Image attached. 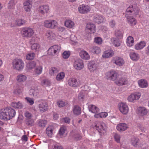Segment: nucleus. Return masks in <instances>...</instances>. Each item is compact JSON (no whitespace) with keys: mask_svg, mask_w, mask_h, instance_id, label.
I'll return each instance as SVG.
<instances>
[{"mask_svg":"<svg viewBox=\"0 0 149 149\" xmlns=\"http://www.w3.org/2000/svg\"><path fill=\"white\" fill-rule=\"evenodd\" d=\"M30 42L31 45V48L32 50L37 52L38 51L40 50V45L36 42L35 38H32Z\"/></svg>","mask_w":149,"mask_h":149,"instance_id":"f8f14e48","label":"nucleus"},{"mask_svg":"<svg viewBox=\"0 0 149 149\" xmlns=\"http://www.w3.org/2000/svg\"><path fill=\"white\" fill-rule=\"evenodd\" d=\"M70 43L74 44V43H77V38L74 35H72L70 36V39L69 40Z\"/></svg>","mask_w":149,"mask_h":149,"instance_id":"603ef678","label":"nucleus"},{"mask_svg":"<svg viewBox=\"0 0 149 149\" xmlns=\"http://www.w3.org/2000/svg\"><path fill=\"white\" fill-rule=\"evenodd\" d=\"M34 33L33 29L29 27H23L21 29L20 34L24 38H30L32 37Z\"/></svg>","mask_w":149,"mask_h":149,"instance_id":"20e7f679","label":"nucleus"},{"mask_svg":"<svg viewBox=\"0 0 149 149\" xmlns=\"http://www.w3.org/2000/svg\"><path fill=\"white\" fill-rule=\"evenodd\" d=\"M25 100L26 101L27 103L29 104L30 105H32L34 104V100L32 98L27 97L25 98Z\"/></svg>","mask_w":149,"mask_h":149,"instance_id":"680f3d73","label":"nucleus"},{"mask_svg":"<svg viewBox=\"0 0 149 149\" xmlns=\"http://www.w3.org/2000/svg\"><path fill=\"white\" fill-rule=\"evenodd\" d=\"M80 57L85 60H88L90 59V55L85 50H81L79 53Z\"/></svg>","mask_w":149,"mask_h":149,"instance_id":"6ab92c4d","label":"nucleus"},{"mask_svg":"<svg viewBox=\"0 0 149 149\" xmlns=\"http://www.w3.org/2000/svg\"><path fill=\"white\" fill-rule=\"evenodd\" d=\"M35 54L34 53H30L28 54L26 56V59L27 60L33 59L35 57Z\"/></svg>","mask_w":149,"mask_h":149,"instance_id":"6e6d98bb","label":"nucleus"},{"mask_svg":"<svg viewBox=\"0 0 149 149\" xmlns=\"http://www.w3.org/2000/svg\"><path fill=\"white\" fill-rule=\"evenodd\" d=\"M91 10L90 7L88 5L82 4L80 5L78 7V10L80 13L82 14H87Z\"/></svg>","mask_w":149,"mask_h":149,"instance_id":"9b49d317","label":"nucleus"},{"mask_svg":"<svg viewBox=\"0 0 149 149\" xmlns=\"http://www.w3.org/2000/svg\"><path fill=\"white\" fill-rule=\"evenodd\" d=\"M36 63L35 62L32 61L27 63L26 65L27 68L29 70H31L36 66Z\"/></svg>","mask_w":149,"mask_h":149,"instance_id":"c03bdc74","label":"nucleus"},{"mask_svg":"<svg viewBox=\"0 0 149 149\" xmlns=\"http://www.w3.org/2000/svg\"><path fill=\"white\" fill-rule=\"evenodd\" d=\"M38 90L37 88H32L29 91L30 95H33V96H36L38 94Z\"/></svg>","mask_w":149,"mask_h":149,"instance_id":"09e8293b","label":"nucleus"},{"mask_svg":"<svg viewBox=\"0 0 149 149\" xmlns=\"http://www.w3.org/2000/svg\"><path fill=\"white\" fill-rule=\"evenodd\" d=\"M66 128L65 127L63 126L61 127L60 129L58 135L60 136L61 137L64 135L66 131Z\"/></svg>","mask_w":149,"mask_h":149,"instance_id":"8fccbe9b","label":"nucleus"},{"mask_svg":"<svg viewBox=\"0 0 149 149\" xmlns=\"http://www.w3.org/2000/svg\"><path fill=\"white\" fill-rule=\"evenodd\" d=\"M89 111L92 113H96L99 112V109L95 105L91 104L88 106Z\"/></svg>","mask_w":149,"mask_h":149,"instance_id":"473e14b6","label":"nucleus"},{"mask_svg":"<svg viewBox=\"0 0 149 149\" xmlns=\"http://www.w3.org/2000/svg\"><path fill=\"white\" fill-rule=\"evenodd\" d=\"M112 62L116 65L120 66L123 65L124 63V60L122 58L118 56L115 57L113 58Z\"/></svg>","mask_w":149,"mask_h":149,"instance_id":"a211bd4d","label":"nucleus"},{"mask_svg":"<svg viewBox=\"0 0 149 149\" xmlns=\"http://www.w3.org/2000/svg\"><path fill=\"white\" fill-rule=\"evenodd\" d=\"M146 42L144 41H141L136 43L134 46V48L137 50H141L146 46Z\"/></svg>","mask_w":149,"mask_h":149,"instance_id":"bb28decb","label":"nucleus"},{"mask_svg":"<svg viewBox=\"0 0 149 149\" xmlns=\"http://www.w3.org/2000/svg\"><path fill=\"white\" fill-rule=\"evenodd\" d=\"M11 106L15 109H21L23 107V105L19 101L17 102H13L11 104Z\"/></svg>","mask_w":149,"mask_h":149,"instance_id":"f704fd0d","label":"nucleus"},{"mask_svg":"<svg viewBox=\"0 0 149 149\" xmlns=\"http://www.w3.org/2000/svg\"><path fill=\"white\" fill-rule=\"evenodd\" d=\"M12 65L13 68L18 71L22 70L24 66L23 61L18 58H16L13 61Z\"/></svg>","mask_w":149,"mask_h":149,"instance_id":"7ed1b4c3","label":"nucleus"},{"mask_svg":"<svg viewBox=\"0 0 149 149\" xmlns=\"http://www.w3.org/2000/svg\"><path fill=\"white\" fill-rule=\"evenodd\" d=\"M94 128L100 133L103 134L105 132L107 126L105 124L101 121H97L95 122Z\"/></svg>","mask_w":149,"mask_h":149,"instance_id":"39448f33","label":"nucleus"},{"mask_svg":"<svg viewBox=\"0 0 149 149\" xmlns=\"http://www.w3.org/2000/svg\"><path fill=\"white\" fill-rule=\"evenodd\" d=\"M134 39L132 36L128 37L126 39V43L127 46L129 47H132L134 45Z\"/></svg>","mask_w":149,"mask_h":149,"instance_id":"e433bc0d","label":"nucleus"},{"mask_svg":"<svg viewBox=\"0 0 149 149\" xmlns=\"http://www.w3.org/2000/svg\"><path fill=\"white\" fill-rule=\"evenodd\" d=\"M65 73L63 72H61L58 73L56 77V79L58 81H62L65 77Z\"/></svg>","mask_w":149,"mask_h":149,"instance_id":"4c0bfd02","label":"nucleus"},{"mask_svg":"<svg viewBox=\"0 0 149 149\" xmlns=\"http://www.w3.org/2000/svg\"><path fill=\"white\" fill-rule=\"evenodd\" d=\"M101 118H105L108 116V113L106 112H102L100 113Z\"/></svg>","mask_w":149,"mask_h":149,"instance_id":"774afa93","label":"nucleus"},{"mask_svg":"<svg viewBox=\"0 0 149 149\" xmlns=\"http://www.w3.org/2000/svg\"><path fill=\"white\" fill-rule=\"evenodd\" d=\"M131 59L134 61H137L139 58V55L137 53L132 52L130 54Z\"/></svg>","mask_w":149,"mask_h":149,"instance_id":"58836bf2","label":"nucleus"},{"mask_svg":"<svg viewBox=\"0 0 149 149\" xmlns=\"http://www.w3.org/2000/svg\"><path fill=\"white\" fill-rule=\"evenodd\" d=\"M41 83L42 85L44 86H49L51 84L50 81L46 79H43L41 81Z\"/></svg>","mask_w":149,"mask_h":149,"instance_id":"864d4df0","label":"nucleus"},{"mask_svg":"<svg viewBox=\"0 0 149 149\" xmlns=\"http://www.w3.org/2000/svg\"><path fill=\"white\" fill-rule=\"evenodd\" d=\"M50 29H54L56 28L58 26V23L55 20L51 19Z\"/></svg>","mask_w":149,"mask_h":149,"instance_id":"de8ad7c7","label":"nucleus"},{"mask_svg":"<svg viewBox=\"0 0 149 149\" xmlns=\"http://www.w3.org/2000/svg\"><path fill=\"white\" fill-rule=\"evenodd\" d=\"M70 119L67 117L63 118L61 119V122L62 123H69L70 122Z\"/></svg>","mask_w":149,"mask_h":149,"instance_id":"e2e57ef3","label":"nucleus"},{"mask_svg":"<svg viewBox=\"0 0 149 149\" xmlns=\"http://www.w3.org/2000/svg\"><path fill=\"white\" fill-rule=\"evenodd\" d=\"M90 51L94 54H98L101 52L100 48L97 46H94L92 47L90 49Z\"/></svg>","mask_w":149,"mask_h":149,"instance_id":"c85d7f7f","label":"nucleus"},{"mask_svg":"<svg viewBox=\"0 0 149 149\" xmlns=\"http://www.w3.org/2000/svg\"><path fill=\"white\" fill-rule=\"evenodd\" d=\"M70 53L69 51H65L62 54L63 58L64 59H67L70 56Z\"/></svg>","mask_w":149,"mask_h":149,"instance_id":"052dcab7","label":"nucleus"},{"mask_svg":"<svg viewBox=\"0 0 149 149\" xmlns=\"http://www.w3.org/2000/svg\"><path fill=\"white\" fill-rule=\"evenodd\" d=\"M128 128V126L124 123H120L118 125L116 128L119 131H123L126 130Z\"/></svg>","mask_w":149,"mask_h":149,"instance_id":"b1692460","label":"nucleus"},{"mask_svg":"<svg viewBox=\"0 0 149 149\" xmlns=\"http://www.w3.org/2000/svg\"><path fill=\"white\" fill-rule=\"evenodd\" d=\"M61 47L57 45L51 47L47 51L48 54L49 55L54 56L57 55L61 50Z\"/></svg>","mask_w":149,"mask_h":149,"instance_id":"1a4fd4ad","label":"nucleus"},{"mask_svg":"<svg viewBox=\"0 0 149 149\" xmlns=\"http://www.w3.org/2000/svg\"><path fill=\"white\" fill-rule=\"evenodd\" d=\"M57 105L59 107H62L64 106L65 105V102L61 100H60L57 102Z\"/></svg>","mask_w":149,"mask_h":149,"instance_id":"0e129e2a","label":"nucleus"},{"mask_svg":"<svg viewBox=\"0 0 149 149\" xmlns=\"http://www.w3.org/2000/svg\"><path fill=\"white\" fill-rule=\"evenodd\" d=\"M105 75L108 79L114 81L115 83L116 81L118 79L119 74L116 71L111 70L107 72Z\"/></svg>","mask_w":149,"mask_h":149,"instance_id":"0eeeda50","label":"nucleus"},{"mask_svg":"<svg viewBox=\"0 0 149 149\" xmlns=\"http://www.w3.org/2000/svg\"><path fill=\"white\" fill-rule=\"evenodd\" d=\"M86 94L84 91L81 92L78 95V98L80 100H83L86 97Z\"/></svg>","mask_w":149,"mask_h":149,"instance_id":"3c124183","label":"nucleus"},{"mask_svg":"<svg viewBox=\"0 0 149 149\" xmlns=\"http://www.w3.org/2000/svg\"><path fill=\"white\" fill-rule=\"evenodd\" d=\"M38 125L42 127H44L47 125V121L46 120H39L37 121Z\"/></svg>","mask_w":149,"mask_h":149,"instance_id":"a18cd8bd","label":"nucleus"},{"mask_svg":"<svg viewBox=\"0 0 149 149\" xmlns=\"http://www.w3.org/2000/svg\"><path fill=\"white\" fill-rule=\"evenodd\" d=\"M139 86L141 88H146L148 86L147 81L145 79H141L138 81Z\"/></svg>","mask_w":149,"mask_h":149,"instance_id":"2f4dec72","label":"nucleus"},{"mask_svg":"<svg viewBox=\"0 0 149 149\" xmlns=\"http://www.w3.org/2000/svg\"><path fill=\"white\" fill-rule=\"evenodd\" d=\"M111 42L115 47H118L120 46V44L119 39L115 38H112L111 39Z\"/></svg>","mask_w":149,"mask_h":149,"instance_id":"a19ab883","label":"nucleus"},{"mask_svg":"<svg viewBox=\"0 0 149 149\" xmlns=\"http://www.w3.org/2000/svg\"><path fill=\"white\" fill-rule=\"evenodd\" d=\"M140 12L139 8L136 4L130 5L127 9V13L126 17L128 23L131 26H133L136 24V21L135 19L131 15H129L128 13H131L134 16L138 15Z\"/></svg>","mask_w":149,"mask_h":149,"instance_id":"f257e3e1","label":"nucleus"},{"mask_svg":"<svg viewBox=\"0 0 149 149\" xmlns=\"http://www.w3.org/2000/svg\"><path fill=\"white\" fill-rule=\"evenodd\" d=\"M51 19L46 20L44 21L43 25L45 27L50 29Z\"/></svg>","mask_w":149,"mask_h":149,"instance_id":"4d7b16f0","label":"nucleus"},{"mask_svg":"<svg viewBox=\"0 0 149 149\" xmlns=\"http://www.w3.org/2000/svg\"><path fill=\"white\" fill-rule=\"evenodd\" d=\"M123 33L119 30H116L115 33V37L118 39H122L123 38Z\"/></svg>","mask_w":149,"mask_h":149,"instance_id":"79ce46f5","label":"nucleus"},{"mask_svg":"<svg viewBox=\"0 0 149 149\" xmlns=\"http://www.w3.org/2000/svg\"><path fill=\"white\" fill-rule=\"evenodd\" d=\"M49 9V7L48 5H43L40 6L38 10L41 14L44 15L48 12Z\"/></svg>","mask_w":149,"mask_h":149,"instance_id":"2eb2a0df","label":"nucleus"},{"mask_svg":"<svg viewBox=\"0 0 149 149\" xmlns=\"http://www.w3.org/2000/svg\"><path fill=\"white\" fill-rule=\"evenodd\" d=\"M141 94L139 92H135L132 93L127 97V100L129 102L135 103L140 99Z\"/></svg>","mask_w":149,"mask_h":149,"instance_id":"423d86ee","label":"nucleus"},{"mask_svg":"<svg viewBox=\"0 0 149 149\" xmlns=\"http://www.w3.org/2000/svg\"><path fill=\"white\" fill-rule=\"evenodd\" d=\"M73 66L76 70H80L84 68V65L83 61L81 59H79L75 61Z\"/></svg>","mask_w":149,"mask_h":149,"instance_id":"ddd939ff","label":"nucleus"},{"mask_svg":"<svg viewBox=\"0 0 149 149\" xmlns=\"http://www.w3.org/2000/svg\"><path fill=\"white\" fill-rule=\"evenodd\" d=\"M113 54V52L111 49L108 50L104 52L102 57L104 58H108L112 56Z\"/></svg>","mask_w":149,"mask_h":149,"instance_id":"72a5a7b5","label":"nucleus"},{"mask_svg":"<svg viewBox=\"0 0 149 149\" xmlns=\"http://www.w3.org/2000/svg\"><path fill=\"white\" fill-rule=\"evenodd\" d=\"M42 66L41 65H39L35 68L33 73L35 75H38L41 74L42 72Z\"/></svg>","mask_w":149,"mask_h":149,"instance_id":"ea45409f","label":"nucleus"},{"mask_svg":"<svg viewBox=\"0 0 149 149\" xmlns=\"http://www.w3.org/2000/svg\"><path fill=\"white\" fill-rule=\"evenodd\" d=\"M67 82L69 86L73 88L77 87L81 85L80 81L73 77H71L68 79Z\"/></svg>","mask_w":149,"mask_h":149,"instance_id":"6e6552de","label":"nucleus"},{"mask_svg":"<svg viewBox=\"0 0 149 149\" xmlns=\"http://www.w3.org/2000/svg\"><path fill=\"white\" fill-rule=\"evenodd\" d=\"M26 22L25 20L19 18L16 19L14 21L15 25L18 26L23 25Z\"/></svg>","mask_w":149,"mask_h":149,"instance_id":"c756f323","label":"nucleus"},{"mask_svg":"<svg viewBox=\"0 0 149 149\" xmlns=\"http://www.w3.org/2000/svg\"><path fill=\"white\" fill-rule=\"evenodd\" d=\"M65 26L69 29L73 28L75 27V24L72 20L70 19H67L64 23Z\"/></svg>","mask_w":149,"mask_h":149,"instance_id":"393cba45","label":"nucleus"},{"mask_svg":"<svg viewBox=\"0 0 149 149\" xmlns=\"http://www.w3.org/2000/svg\"><path fill=\"white\" fill-rule=\"evenodd\" d=\"M138 110L139 113L141 116L146 115L148 112V110L144 107H140L138 108Z\"/></svg>","mask_w":149,"mask_h":149,"instance_id":"c9c22d12","label":"nucleus"},{"mask_svg":"<svg viewBox=\"0 0 149 149\" xmlns=\"http://www.w3.org/2000/svg\"><path fill=\"white\" fill-rule=\"evenodd\" d=\"M59 71V69L57 68L52 67L49 70V74L52 76H54Z\"/></svg>","mask_w":149,"mask_h":149,"instance_id":"37998d69","label":"nucleus"},{"mask_svg":"<svg viewBox=\"0 0 149 149\" xmlns=\"http://www.w3.org/2000/svg\"><path fill=\"white\" fill-rule=\"evenodd\" d=\"M55 132V128L54 126L50 125L48 126L46 130V133L49 137H51Z\"/></svg>","mask_w":149,"mask_h":149,"instance_id":"f3484780","label":"nucleus"},{"mask_svg":"<svg viewBox=\"0 0 149 149\" xmlns=\"http://www.w3.org/2000/svg\"><path fill=\"white\" fill-rule=\"evenodd\" d=\"M73 137L75 140H80L81 139V136L80 135L77 134H76L74 135L73 136Z\"/></svg>","mask_w":149,"mask_h":149,"instance_id":"69168bd1","label":"nucleus"},{"mask_svg":"<svg viewBox=\"0 0 149 149\" xmlns=\"http://www.w3.org/2000/svg\"><path fill=\"white\" fill-rule=\"evenodd\" d=\"M48 105L45 101H42L39 104L38 110L41 112H44L47 111L48 109Z\"/></svg>","mask_w":149,"mask_h":149,"instance_id":"4468645a","label":"nucleus"},{"mask_svg":"<svg viewBox=\"0 0 149 149\" xmlns=\"http://www.w3.org/2000/svg\"><path fill=\"white\" fill-rule=\"evenodd\" d=\"M86 27L88 30L90 31L91 33H93L96 32V26L93 23H88L86 25Z\"/></svg>","mask_w":149,"mask_h":149,"instance_id":"4be33fe9","label":"nucleus"},{"mask_svg":"<svg viewBox=\"0 0 149 149\" xmlns=\"http://www.w3.org/2000/svg\"><path fill=\"white\" fill-rule=\"evenodd\" d=\"M94 41L98 45H101L102 42V40L100 37H96L95 38Z\"/></svg>","mask_w":149,"mask_h":149,"instance_id":"5fc2aeb1","label":"nucleus"},{"mask_svg":"<svg viewBox=\"0 0 149 149\" xmlns=\"http://www.w3.org/2000/svg\"><path fill=\"white\" fill-rule=\"evenodd\" d=\"M139 139L137 138L134 137L131 140V143L134 146H136L138 145Z\"/></svg>","mask_w":149,"mask_h":149,"instance_id":"bf43d9fd","label":"nucleus"},{"mask_svg":"<svg viewBox=\"0 0 149 149\" xmlns=\"http://www.w3.org/2000/svg\"><path fill=\"white\" fill-rule=\"evenodd\" d=\"M23 6L24 10L26 11L30 12L32 7V1L30 0L25 1L24 3Z\"/></svg>","mask_w":149,"mask_h":149,"instance_id":"aec40b11","label":"nucleus"},{"mask_svg":"<svg viewBox=\"0 0 149 149\" xmlns=\"http://www.w3.org/2000/svg\"><path fill=\"white\" fill-rule=\"evenodd\" d=\"M16 112L13 109L7 107L0 110V119L5 120L10 119L15 116Z\"/></svg>","mask_w":149,"mask_h":149,"instance_id":"f03ea898","label":"nucleus"},{"mask_svg":"<svg viewBox=\"0 0 149 149\" xmlns=\"http://www.w3.org/2000/svg\"><path fill=\"white\" fill-rule=\"evenodd\" d=\"M118 108L120 111L123 115H127L129 113V108L127 105L125 103L121 102L119 103Z\"/></svg>","mask_w":149,"mask_h":149,"instance_id":"9d476101","label":"nucleus"},{"mask_svg":"<svg viewBox=\"0 0 149 149\" xmlns=\"http://www.w3.org/2000/svg\"><path fill=\"white\" fill-rule=\"evenodd\" d=\"M93 20L95 22L99 24L102 22L104 19L102 15L96 14L94 15Z\"/></svg>","mask_w":149,"mask_h":149,"instance_id":"5701e85b","label":"nucleus"},{"mask_svg":"<svg viewBox=\"0 0 149 149\" xmlns=\"http://www.w3.org/2000/svg\"><path fill=\"white\" fill-rule=\"evenodd\" d=\"M114 138L115 141L118 143L120 142V136L117 134H115L114 135Z\"/></svg>","mask_w":149,"mask_h":149,"instance_id":"338daca9","label":"nucleus"},{"mask_svg":"<svg viewBox=\"0 0 149 149\" xmlns=\"http://www.w3.org/2000/svg\"><path fill=\"white\" fill-rule=\"evenodd\" d=\"M24 116L28 120L29 125H31L33 123V121L31 118L32 115L31 113L26 111L24 113Z\"/></svg>","mask_w":149,"mask_h":149,"instance_id":"cd10ccee","label":"nucleus"},{"mask_svg":"<svg viewBox=\"0 0 149 149\" xmlns=\"http://www.w3.org/2000/svg\"><path fill=\"white\" fill-rule=\"evenodd\" d=\"M73 112L74 114L79 115L81 113V109L78 106H75L73 109Z\"/></svg>","mask_w":149,"mask_h":149,"instance_id":"49530a36","label":"nucleus"},{"mask_svg":"<svg viewBox=\"0 0 149 149\" xmlns=\"http://www.w3.org/2000/svg\"><path fill=\"white\" fill-rule=\"evenodd\" d=\"M15 5V1L13 0H11L8 3V8L9 9H13L14 8Z\"/></svg>","mask_w":149,"mask_h":149,"instance_id":"13d9d810","label":"nucleus"},{"mask_svg":"<svg viewBox=\"0 0 149 149\" xmlns=\"http://www.w3.org/2000/svg\"><path fill=\"white\" fill-rule=\"evenodd\" d=\"M88 67L89 71L92 72L95 71L97 68V64L93 61H91L88 62Z\"/></svg>","mask_w":149,"mask_h":149,"instance_id":"dca6fc26","label":"nucleus"},{"mask_svg":"<svg viewBox=\"0 0 149 149\" xmlns=\"http://www.w3.org/2000/svg\"><path fill=\"white\" fill-rule=\"evenodd\" d=\"M128 83V81L126 78L121 77L118 78L115 83L118 86H123L127 85Z\"/></svg>","mask_w":149,"mask_h":149,"instance_id":"412c9836","label":"nucleus"},{"mask_svg":"<svg viewBox=\"0 0 149 149\" xmlns=\"http://www.w3.org/2000/svg\"><path fill=\"white\" fill-rule=\"evenodd\" d=\"M45 36L49 40L54 39L56 37L55 34L51 31H48L46 33Z\"/></svg>","mask_w":149,"mask_h":149,"instance_id":"7c9ffc66","label":"nucleus"},{"mask_svg":"<svg viewBox=\"0 0 149 149\" xmlns=\"http://www.w3.org/2000/svg\"><path fill=\"white\" fill-rule=\"evenodd\" d=\"M27 77L26 75L22 74L18 75L16 78V80L19 83H23L27 80Z\"/></svg>","mask_w":149,"mask_h":149,"instance_id":"a878e982","label":"nucleus"}]
</instances>
